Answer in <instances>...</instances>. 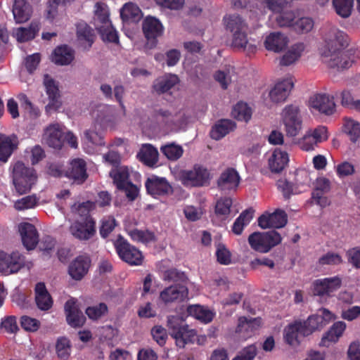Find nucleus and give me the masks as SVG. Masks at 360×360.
Masks as SVG:
<instances>
[{
  "label": "nucleus",
  "instance_id": "obj_32",
  "mask_svg": "<svg viewBox=\"0 0 360 360\" xmlns=\"http://www.w3.org/2000/svg\"><path fill=\"white\" fill-rule=\"evenodd\" d=\"M288 161V155L285 151L275 149L269 159V169L272 172L279 173L285 168Z\"/></svg>",
  "mask_w": 360,
  "mask_h": 360
},
{
  "label": "nucleus",
  "instance_id": "obj_10",
  "mask_svg": "<svg viewBox=\"0 0 360 360\" xmlns=\"http://www.w3.org/2000/svg\"><path fill=\"white\" fill-rule=\"evenodd\" d=\"M142 30L147 39V45L150 48L158 44V38L164 32V27L159 19L150 15L147 16L143 21Z\"/></svg>",
  "mask_w": 360,
  "mask_h": 360
},
{
  "label": "nucleus",
  "instance_id": "obj_44",
  "mask_svg": "<svg viewBox=\"0 0 360 360\" xmlns=\"http://www.w3.org/2000/svg\"><path fill=\"white\" fill-rule=\"evenodd\" d=\"M162 279L165 281L174 283L175 285H186L188 278L185 272L176 268H171L163 272Z\"/></svg>",
  "mask_w": 360,
  "mask_h": 360
},
{
  "label": "nucleus",
  "instance_id": "obj_28",
  "mask_svg": "<svg viewBox=\"0 0 360 360\" xmlns=\"http://www.w3.org/2000/svg\"><path fill=\"white\" fill-rule=\"evenodd\" d=\"M288 38L281 32H272L266 37L264 46L269 50L278 53L288 46Z\"/></svg>",
  "mask_w": 360,
  "mask_h": 360
},
{
  "label": "nucleus",
  "instance_id": "obj_18",
  "mask_svg": "<svg viewBox=\"0 0 360 360\" xmlns=\"http://www.w3.org/2000/svg\"><path fill=\"white\" fill-rule=\"evenodd\" d=\"M44 140L51 148L60 149L64 143V132L59 124L48 126L44 134Z\"/></svg>",
  "mask_w": 360,
  "mask_h": 360
},
{
  "label": "nucleus",
  "instance_id": "obj_43",
  "mask_svg": "<svg viewBox=\"0 0 360 360\" xmlns=\"http://www.w3.org/2000/svg\"><path fill=\"white\" fill-rule=\"evenodd\" d=\"M109 11L105 4L97 2L95 5L94 25L95 27L102 26V25L109 24Z\"/></svg>",
  "mask_w": 360,
  "mask_h": 360
},
{
  "label": "nucleus",
  "instance_id": "obj_3",
  "mask_svg": "<svg viewBox=\"0 0 360 360\" xmlns=\"http://www.w3.org/2000/svg\"><path fill=\"white\" fill-rule=\"evenodd\" d=\"M13 184L16 192L23 195L30 191L37 180L36 171L32 167H26L20 161L11 166Z\"/></svg>",
  "mask_w": 360,
  "mask_h": 360
},
{
  "label": "nucleus",
  "instance_id": "obj_52",
  "mask_svg": "<svg viewBox=\"0 0 360 360\" xmlns=\"http://www.w3.org/2000/svg\"><path fill=\"white\" fill-rule=\"evenodd\" d=\"M160 150L167 159L173 161L179 159L184 153L182 147L174 143L163 146L161 147Z\"/></svg>",
  "mask_w": 360,
  "mask_h": 360
},
{
  "label": "nucleus",
  "instance_id": "obj_51",
  "mask_svg": "<svg viewBox=\"0 0 360 360\" xmlns=\"http://www.w3.org/2000/svg\"><path fill=\"white\" fill-rule=\"evenodd\" d=\"M232 203L231 198H221L218 200L214 210L216 215L222 219H226L230 214Z\"/></svg>",
  "mask_w": 360,
  "mask_h": 360
},
{
  "label": "nucleus",
  "instance_id": "obj_14",
  "mask_svg": "<svg viewBox=\"0 0 360 360\" xmlns=\"http://www.w3.org/2000/svg\"><path fill=\"white\" fill-rule=\"evenodd\" d=\"M313 292L318 296H330V295L340 288L342 285V278L335 276L330 278L317 279L313 283Z\"/></svg>",
  "mask_w": 360,
  "mask_h": 360
},
{
  "label": "nucleus",
  "instance_id": "obj_48",
  "mask_svg": "<svg viewBox=\"0 0 360 360\" xmlns=\"http://www.w3.org/2000/svg\"><path fill=\"white\" fill-rule=\"evenodd\" d=\"M320 318L316 314L309 316L306 321H301V325L304 329L303 337L311 335L316 330H321L323 326L319 322Z\"/></svg>",
  "mask_w": 360,
  "mask_h": 360
},
{
  "label": "nucleus",
  "instance_id": "obj_41",
  "mask_svg": "<svg viewBox=\"0 0 360 360\" xmlns=\"http://www.w3.org/2000/svg\"><path fill=\"white\" fill-rule=\"evenodd\" d=\"M187 312L189 315L205 323L211 322L214 316L211 310L198 304L188 306Z\"/></svg>",
  "mask_w": 360,
  "mask_h": 360
},
{
  "label": "nucleus",
  "instance_id": "obj_53",
  "mask_svg": "<svg viewBox=\"0 0 360 360\" xmlns=\"http://www.w3.org/2000/svg\"><path fill=\"white\" fill-rule=\"evenodd\" d=\"M108 309L106 304L101 302L98 304L88 307L85 313L89 319L96 321L108 313Z\"/></svg>",
  "mask_w": 360,
  "mask_h": 360
},
{
  "label": "nucleus",
  "instance_id": "obj_5",
  "mask_svg": "<svg viewBox=\"0 0 360 360\" xmlns=\"http://www.w3.org/2000/svg\"><path fill=\"white\" fill-rule=\"evenodd\" d=\"M281 241L282 237L274 230L263 233L254 232L248 237V243L251 248L261 253L269 252Z\"/></svg>",
  "mask_w": 360,
  "mask_h": 360
},
{
  "label": "nucleus",
  "instance_id": "obj_4",
  "mask_svg": "<svg viewBox=\"0 0 360 360\" xmlns=\"http://www.w3.org/2000/svg\"><path fill=\"white\" fill-rule=\"evenodd\" d=\"M167 326L169 334L175 339L176 345L179 347L184 348L186 345L194 342L197 335L196 331L185 323L183 317L179 315L169 316Z\"/></svg>",
  "mask_w": 360,
  "mask_h": 360
},
{
  "label": "nucleus",
  "instance_id": "obj_25",
  "mask_svg": "<svg viewBox=\"0 0 360 360\" xmlns=\"http://www.w3.org/2000/svg\"><path fill=\"white\" fill-rule=\"evenodd\" d=\"M35 302L39 309L48 311L53 306V299L44 283H37L34 288Z\"/></svg>",
  "mask_w": 360,
  "mask_h": 360
},
{
  "label": "nucleus",
  "instance_id": "obj_60",
  "mask_svg": "<svg viewBox=\"0 0 360 360\" xmlns=\"http://www.w3.org/2000/svg\"><path fill=\"white\" fill-rule=\"evenodd\" d=\"M1 328L10 334L16 333L19 330L16 316H8L2 319Z\"/></svg>",
  "mask_w": 360,
  "mask_h": 360
},
{
  "label": "nucleus",
  "instance_id": "obj_35",
  "mask_svg": "<svg viewBox=\"0 0 360 360\" xmlns=\"http://www.w3.org/2000/svg\"><path fill=\"white\" fill-rule=\"evenodd\" d=\"M303 328L301 321H296L289 324L285 329V340L290 345H297L300 344L299 337L303 336Z\"/></svg>",
  "mask_w": 360,
  "mask_h": 360
},
{
  "label": "nucleus",
  "instance_id": "obj_22",
  "mask_svg": "<svg viewBox=\"0 0 360 360\" xmlns=\"http://www.w3.org/2000/svg\"><path fill=\"white\" fill-rule=\"evenodd\" d=\"M19 231L26 249H34L39 243V235L35 226L30 223H23L19 226Z\"/></svg>",
  "mask_w": 360,
  "mask_h": 360
},
{
  "label": "nucleus",
  "instance_id": "obj_42",
  "mask_svg": "<svg viewBox=\"0 0 360 360\" xmlns=\"http://www.w3.org/2000/svg\"><path fill=\"white\" fill-rule=\"evenodd\" d=\"M304 50L303 43L295 44L291 46L281 58L280 65L282 66H288L299 59L302 53Z\"/></svg>",
  "mask_w": 360,
  "mask_h": 360
},
{
  "label": "nucleus",
  "instance_id": "obj_24",
  "mask_svg": "<svg viewBox=\"0 0 360 360\" xmlns=\"http://www.w3.org/2000/svg\"><path fill=\"white\" fill-rule=\"evenodd\" d=\"M18 145L17 136L0 134V161L6 162L13 151L17 149Z\"/></svg>",
  "mask_w": 360,
  "mask_h": 360
},
{
  "label": "nucleus",
  "instance_id": "obj_33",
  "mask_svg": "<svg viewBox=\"0 0 360 360\" xmlns=\"http://www.w3.org/2000/svg\"><path fill=\"white\" fill-rule=\"evenodd\" d=\"M137 158L145 165L153 167L158 161V150L151 144H145L138 153Z\"/></svg>",
  "mask_w": 360,
  "mask_h": 360
},
{
  "label": "nucleus",
  "instance_id": "obj_49",
  "mask_svg": "<svg viewBox=\"0 0 360 360\" xmlns=\"http://www.w3.org/2000/svg\"><path fill=\"white\" fill-rule=\"evenodd\" d=\"M354 0H333L336 13L344 18L350 16Z\"/></svg>",
  "mask_w": 360,
  "mask_h": 360
},
{
  "label": "nucleus",
  "instance_id": "obj_19",
  "mask_svg": "<svg viewBox=\"0 0 360 360\" xmlns=\"http://www.w3.org/2000/svg\"><path fill=\"white\" fill-rule=\"evenodd\" d=\"M240 183V176L233 168H228L224 171L217 180L219 190L226 192L235 191Z\"/></svg>",
  "mask_w": 360,
  "mask_h": 360
},
{
  "label": "nucleus",
  "instance_id": "obj_23",
  "mask_svg": "<svg viewBox=\"0 0 360 360\" xmlns=\"http://www.w3.org/2000/svg\"><path fill=\"white\" fill-rule=\"evenodd\" d=\"M74 58L75 51L66 44L56 47L51 56V61L58 65H69Z\"/></svg>",
  "mask_w": 360,
  "mask_h": 360
},
{
  "label": "nucleus",
  "instance_id": "obj_54",
  "mask_svg": "<svg viewBox=\"0 0 360 360\" xmlns=\"http://www.w3.org/2000/svg\"><path fill=\"white\" fill-rule=\"evenodd\" d=\"M216 257L217 260L220 264L229 265L231 262V253L226 248V245L221 243L216 245Z\"/></svg>",
  "mask_w": 360,
  "mask_h": 360
},
{
  "label": "nucleus",
  "instance_id": "obj_17",
  "mask_svg": "<svg viewBox=\"0 0 360 360\" xmlns=\"http://www.w3.org/2000/svg\"><path fill=\"white\" fill-rule=\"evenodd\" d=\"M65 176L77 184H83L88 178L86 162L81 158H75L70 163Z\"/></svg>",
  "mask_w": 360,
  "mask_h": 360
},
{
  "label": "nucleus",
  "instance_id": "obj_1",
  "mask_svg": "<svg viewBox=\"0 0 360 360\" xmlns=\"http://www.w3.org/2000/svg\"><path fill=\"white\" fill-rule=\"evenodd\" d=\"M333 38L326 41L327 47L330 56L329 65L331 68H337L338 70L349 68L354 60L356 50L350 49L347 51L342 50L348 46V36L342 31L338 30H331Z\"/></svg>",
  "mask_w": 360,
  "mask_h": 360
},
{
  "label": "nucleus",
  "instance_id": "obj_30",
  "mask_svg": "<svg viewBox=\"0 0 360 360\" xmlns=\"http://www.w3.org/2000/svg\"><path fill=\"white\" fill-rule=\"evenodd\" d=\"M12 11L16 22L22 23L30 19L32 7L25 0H15Z\"/></svg>",
  "mask_w": 360,
  "mask_h": 360
},
{
  "label": "nucleus",
  "instance_id": "obj_34",
  "mask_svg": "<svg viewBox=\"0 0 360 360\" xmlns=\"http://www.w3.org/2000/svg\"><path fill=\"white\" fill-rule=\"evenodd\" d=\"M259 323L260 321L258 319L251 318L248 319L245 316L240 317L236 328V333L243 334L245 338H249L254 334Z\"/></svg>",
  "mask_w": 360,
  "mask_h": 360
},
{
  "label": "nucleus",
  "instance_id": "obj_6",
  "mask_svg": "<svg viewBox=\"0 0 360 360\" xmlns=\"http://www.w3.org/2000/svg\"><path fill=\"white\" fill-rule=\"evenodd\" d=\"M113 244L118 256L122 261L131 266L142 264L143 260L142 252L121 235L118 236Z\"/></svg>",
  "mask_w": 360,
  "mask_h": 360
},
{
  "label": "nucleus",
  "instance_id": "obj_11",
  "mask_svg": "<svg viewBox=\"0 0 360 360\" xmlns=\"http://www.w3.org/2000/svg\"><path fill=\"white\" fill-rule=\"evenodd\" d=\"M298 107L289 105L283 110L282 116L285 127L287 134L290 136H295L302 128V120L299 115Z\"/></svg>",
  "mask_w": 360,
  "mask_h": 360
},
{
  "label": "nucleus",
  "instance_id": "obj_63",
  "mask_svg": "<svg viewBox=\"0 0 360 360\" xmlns=\"http://www.w3.org/2000/svg\"><path fill=\"white\" fill-rule=\"evenodd\" d=\"M116 226V221L114 217H108L103 218L101 221L100 226V234L102 238H107L109 234L114 230Z\"/></svg>",
  "mask_w": 360,
  "mask_h": 360
},
{
  "label": "nucleus",
  "instance_id": "obj_29",
  "mask_svg": "<svg viewBox=\"0 0 360 360\" xmlns=\"http://www.w3.org/2000/svg\"><path fill=\"white\" fill-rule=\"evenodd\" d=\"M76 27L77 39L85 49H90L96 39L94 30L84 22H78Z\"/></svg>",
  "mask_w": 360,
  "mask_h": 360
},
{
  "label": "nucleus",
  "instance_id": "obj_45",
  "mask_svg": "<svg viewBox=\"0 0 360 360\" xmlns=\"http://www.w3.org/2000/svg\"><path fill=\"white\" fill-rule=\"evenodd\" d=\"M103 41L118 44L119 36L111 22L96 28Z\"/></svg>",
  "mask_w": 360,
  "mask_h": 360
},
{
  "label": "nucleus",
  "instance_id": "obj_21",
  "mask_svg": "<svg viewBox=\"0 0 360 360\" xmlns=\"http://www.w3.org/2000/svg\"><path fill=\"white\" fill-rule=\"evenodd\" d=\"M64 309L67 322L71 327L79 328L84 324L86 318L77 308L74 300H68L65 304Z\"/></svg>",
  "mask_w": 360,
  "mask_h": 360
},
{
  "label": "nucleus",
  "instance_id": "obj_12",
  "mask_svg": "<svg viewBox=\"0 0 360 360\" xmlns=\"http://www.w3.org/2000/svg\"><path fill=\"white\" fill-rule=\"evenodd\" d=\"M91 265V259L88 254L79 255L70 263L68 273L72 279L79 281L88 274Z\"/></svg>",
  "mask_w": 360,
  "mask_h": 360
},
{
  "label": "nucleus",
  "instance_id": "obj_9",
  "mask_svg": "<svg viewBox=\"0 0 360 360\" xmlns=\"http://www.w3.org/2000/svg\"><path fill=\"white\" fill-rule=\"evenodd\" d=\"M147 193L154 198L170 195L173 193V187L165 177L151 175L145 181Z\"/></svg>",
  "mask_w": 360,
  "mask_h": 360
},
{
  "label": "nucleus",
  "instance_id": "obj_40",
  "mask_svg": "<svg viewBox=\"0 0 360 360\" xmlns=\"http://www.w3.org/2000/svg\"><path fill=\"white\" fill-rule=\"evenodd\" d=\"M120 17L124 22H138L142 17V12L139 7L133 3H127L122 8Z\"/></svg>",
  "mask_w": 360,
  "mask_h": 360
},
{
  "label": "nucleus",
  "instance_id": "obj_31",
  "mask_svg": "<svg viewBox=\"0 0 360 360\" xmlns=\"http://www.w3.org/2000/svg\"><path fill=\"white\" fill-rule=\"evenodd\" d=\"M247 30L233 33L231 46L238 49H241L247 53H253L256 51V45L250 43L248 39Z\"/></svg>",
  "mask_w": 360,
  "mask_h": 360
},
{
  "label": "nucleus",
  "instance_id": "obj_58",
  "mask_svg": "<svg viewBox=\"0 0 360 360\" xmlns=\"http://www.w3.org/2000/svg\"><path fill=\"white\" fill-rule=\"evenodd\" d=\"M58 356L62 360H66L70 356V344L66 338H60L58 340L56 345Z\"/></svg>",
  "mask_w": 360,
  "mask_h": 360
},
{
  "label": "nucleus",
  "instance_id": "obj_46",
  "mask_svg": "<svg viewBox=\"0 0 360 360\" xmlns=\"http://www.w3.org/2000/svg\"><path fill=\"white\" fill-rule=\"evenodd\" d=\"M128 234L132 240L140 242L144 244L156 241V237L153 231L148 230H139L133 229L128 231Z\"/></svg>",
  "mask_w": 360,
  "mask_h": 360
},
{
  "label": "nucleus",
  "instance_id": "obj_26",
  "mask_svg": "<svg viewBox=\"0 0 360 360\" xmlns=\"http://www.w3.org/2000/svg\"><path fill=\"white\" fill-rule=\"evenodd\" d=\"M236 128L234 121L229 119H221L212 126L210 134L214 140H220Z\"/></svg>",
  "mask_w": 360,
  "mask_h": 360
},
{
  "label": "nucleus",
  "instance_id": "obj_59",
  "mask_svg": "<svg viewBox=\"0 0 360 360\" xmlns=\"http://www.w3.org/2000/svg\"><path fill=\"white\" fill-rule=\"evenodd\" d=\"M38 202V198L32 195H27L18 200L14 205V207L17 210H24L27 209H32L36 206Z\"/></svg>",
  "mask_w": 360,
  "mask_h": 360
},
{
  "label": "nucleus",
  "instance_id": "obj_39",
  "mask_svg": "<svg viewBox=\"0 0 360 360\" xmlns=\"http://www.w3.org/2000/svg\"><path fill=\"white\" fill-rule=\"evenodd\" d=\"M255 210L248 208L243 211L235 220L232 226V231L236 235H240L245 226H248L253 218Z\"/></svg>",
  "mask_w": 360,
  "mask_h": 360
},
{
  "label": "nucleus",
  "instance_id": "obj_64",
  "mask_svg": "<svg viewBox=\"0 0 360 360\" xmlns=\"http://www.w3.org/2000/svg\"><path fill=\"white\" fill-rule=\"evenodd\" d=\"M342 262L341 256L335 252H328L321 256L319 259L321 265H338Z\"/></svg>",
  "mask_w": 360,
  "mask_h": 360
},
{
  "label": "nucleus",
  "instance_id": "obj_13",
  "mask_svg": "<svg viewBox=\"0 0 360 360\" xmlns=\"http://www.w3.org/2000/svg\"><path fill=\"white\" fill-rule=\"evenodd\" d=\"M43 83L49 98L46 110L49 112L56 111L62 105L58 83L48 74L44 75Z\"/></svg>",
  "mask_w": 360,
  "mask_h": 360
},
{
  "label": "nucleus",
  "instance_id": "obj_47",
  "mask_svg": "<svg viewBox=\"0 0 360 360\" xmlns=\"http://www.w3.org/2000/svg\"><path fill=\"white\" fill-rule=\"evenodd\" d=\"M232 115L237 120L247 122L251 119L252 110L247 103L240 101L233 107Z\"/></svg>",
  "mask_w": 360,
  "mask_h": 360
},
{
  "label": "nucleus",
  "instance_id": "obj_57",
  "mask_svg": "<svg viewBox=\"0 0 360 360\" xmlns=\"http://www.w3.org/2000/svg\"><path fill=\"white\" fill-rule=\"evenodd\" d=\"M271 228L280 229L285 226L288 222L286 213L281 210H276L269 214Z\"/></svg>",
  "mask_w": 360,
  "mask_h": 360
},
{
  "label": "nucleus",
  "instance_id": "obj_20",
  "mask_svg": "<svg viewBox=\"0 0 360 360\" xmlns=\"http://www.w3.org/2000/svg\"><path fill=\"white\" fill-rule=\"evenodd\" d=\"M294 83L292 77L278 82L269 92V97L274 103L283 102L289 96Z\"/></svg>",
  "mask_w": 360,
  "mask_h": 360
},
{
  "label": "nucleus",
  "instance_id": "obj_36",
  "mask_svg": "<svg viewBox=\"0 0 360 360\" xmlns=\"http://www.w3.org/2000/svg\"><path fill=\"white\" fill-rule=\"evenodd\" d=\"M40 29L39 21H32L28 27H18L15 32L17 40L20 42H25L33 39Z\"/></svg>",
  "mask_w": 360,
  "mask_h": 360
},
{
  "label": "nucleus",
  "instance_id": "obj_15",
  "mask_svg": "<svg viewBox=\"0 0 360 360\" xmlns=\"http://www.w3.org/2000/svg\"><path fill=\"white\" fill-rule=\"evenodd\" d=\"M188 290L184 285H172L165 288L160 294V299L165 303L180 302L188 296Z\"/></svg>",
  "mask_w": 360,
  "mask_h": 360
},
{
  "label": "nucleus",
  "instance_id": "obj_38",
  "mask_svg": "<svg viewBox=\"0 0 360 360\" xmlns=\"http://www.w3.org/2000/svg\"><path fill=\"white\" fill-rule=\"evenodd\" d=\"M223 21L226 29L232 33L247 30L248 25L245 20L238 14H229L224 17Z\"/></svg>",
  "mask_w": 360,
  "mask_h": 360
},
{
  "label": "nucleus",
  "instance_id": "obj_61",
  "mask_svg": "<svg viewBox=\"0 0 360 360\" xmlns=\"http://www.w3.org/2000/svg\"><path fill=\"white\" fill-rule=\"evenodd\" d=\"M345 129L351 141L355 143L360 136V124L354 120H349L346 122Z\"/></svg>",
  "mask_w": 360,
  "mask_h": 360
},
{
  "label": "nucleus",
  "instance_id": "obj_27",
  "mask_svg": "<svg viewBox=\"0 0 360 360\" xmlns=\"http://www.w3.org/2000/svg\"><path fill=\"white\" fill-rule=\"evenodd\" d=\"M346 328V324L343 321H337L333 324L330 329L323 335L320 345L329 347L330 344L337 342L342 335Z\"/></svg>",
  "mask_w": 360,
  "mask_h": 360
},
{
  "label": "nucleus",
  "instance_id": "obj_50",
  "mask_svg": "<svg viewBox=\"0 0 360 360\" xmlns=\"http://www.w3.org/2000/svg\"><path fill=\"white\" fill-rule=\"evenodd\" d=\"M110 176L112 178L113 182L119 190L124 188L129 182L128 181L129 172L125 168L112 169L110 172Z\"/></svg>",
  "mask_w": 360,
  "mask_h": 360
},
{
  "label": "nucleus",
  "instance_id": "obj_62",
  "mask_svg": "<svg viewBox=\"0 0 360 360\" xmlns=\"http://www.w3.org/2000/svg\"><path fill=\"white\" fill-rule=\"evenodd\" d=\"M40 321L28 316H22L20 318V326L26 331L35 332L40 327Z\"/></svg>",
  "mask_w": 360,
  "mask_h": 360
},
{
  "label": "nucleus",
  "instance_id": "obj_37",
  "mask_svg": "<svg viewBox=\"0 0 360 360\" xmlns=\"http://www.w3.org/2000/svg\"><path fill=\"white\" fill-rule=\"evenodd\" d=\"M179 82L176 75L169 74L158 79L153 84V89L158 94L168 92Z\"/></svg>",
  "mask_w": 360,
  "mask_h": 360
},
{
  "label": "nucleus",
  "instance_id": "obj_2",
  "mask_svg": "<svg viewBox=\"0 0 360 360\" xmlns=\"http://www.w3.org/2000/svg\"><path fill=\"white\" fill-rule=\"evenodd\" d=\"M78 211L82 217L71 224L69 231L75 238L79 240H89L96 233V221L89 214L87 204L80 205Z\"/></svg>",
  "mask_w": 360,
  "mask_h": 360
},
{
  "label": "nucleus",
  "instance_id": "obj_16",
  "mask_svg": "<svg viewBox=\"0 0 360 360\" xmlns=\"http://www.w3.org/2000/svg\"><path fill=\"white\" fill-rule=\"evenodd\" d=\"M309 103L311 108L327 115H332L335 110L333 97L326 94L314 95L310 98Z\"/></svg>",
  "mask_w": 360,
  "mask_h": 360
},
{
  "label": "nucleus",
  "instance_id": "obj_56",
  "mask_svg": "<svg viewBox=\"0 0 360 360\" xmlns=\"http://www.w3.org/2000/svg\"><path fill=\"white\" fill-rule=\"evenodd\" d=\"M314 27V21L311 18L303 17L296 20L293 25V30L299 33L304 34L310 32Z\"/></svg>",
  "mask_w": 360,
  "mask_h": 360
},
{
  "label": "nucleus",
  "instance_id": "obj_55",
  "mask_svg": "<svg viewBox=\"0 0 360 360\" xmlns=\"http://www.w3.org/2000/svg\"><path fill=\"white\" fill-rule=\"evenodd\" d=\"M279 14L276 18V21L279 27H292L296 18L295 13L292 11L278 12Z\"/></svg>",
  "mask_w": 360,
  "mask_h": 360
},
{
  "label": "nucleus",
  "instance_id": "obj_8",
  "mask_svg": "<svg viewBox=\"0 0 360 360\" xmlns=\"http://www.w3.org/2000/svg\"><path fill=\"white\" fill-rule=\"evenodd\" d=\"M25 264V257L18 251L8 254L0 250V272L9 275L17 273Z\"/></svg>",
  "mask_w": 360,
  "mask_h": 360
},
{
  "label": "nucleus",
  "instance_id": "obj_7",
  "mask_svg": "<svg viewBox=\"0 0 360 360\" xmlns=\"http://www.w3.org/2000/svg\"><path fill=\"white\" fill-rule=\"evenodd\" d=\"M210 179L208 169L198 165H195L193 169L182 171L180 174V180L186 186H203L209 184Z\"/></svg>",
  "mask_w": 360,
  "mask_h": 360
}]
</instances>
